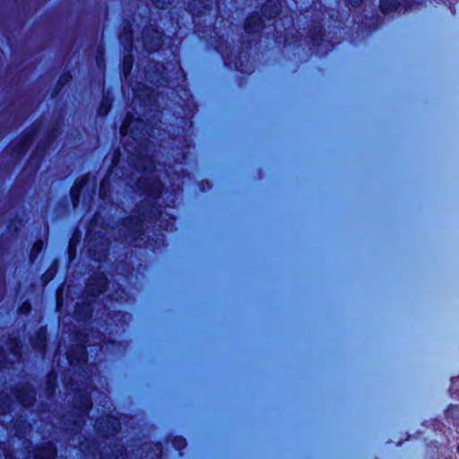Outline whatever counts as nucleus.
<instances>
[{"label": "nucleus", "mask_w": 459, "mask_h": 459, "mask_svg": "<svg viewBox=\"0 0 459 459\" xmlns=\"http://www.w3.org/2000/svg\"><path fill=\"white\" fill-rule=\"evenodd\" d=\"M143 41L147 49L156 50L162 44V33L156 27L149 26L143 30Z\"/></svg>", "instance_id": "1"}, {"label": "nucleus", "mask_w": 459, "mask_h": 459, "mask_svg": "<svg viewBox=\"0 0 459 459\" xmlns=\"http://www.w3.org/2000/svg\"><path fill=\"white\" fill-rule=\"evenodd\" d=\"M139 188H142L151 197H157L160 194L161 186L160 182L156 179L145 182V179H140L138 183Z\"/></svg>", "instance_id": "2"}, {"label": "nucleus", "mask_w": 459, "mask_h": 459, "mask_svg": "<svg viewBox=\"0 0 459 459\" xmlns=\"http://www.w3.org/2000/svg\"><path fill=\"white\" fill-rule=\"evenodd\" d=\"M16 398L17 400L23 405V406H30L35 398L34 391L31 389H26L24 391H18L16 393Z\"/></svg>", "instance_id": "3"}, {"label": "nucleus", "mask_w": 459, "mask_h": 459, "mask_svg": "<svg viewBox=\"0 0 459 459\" xmlns=\"http://www.w3.org/2000/svg\"><path fill=\"white\" fill-rule=\"evenodd\" d=\"M93 280H91L88 286L87 290L91 292L92 295H98L103 292L106 290V279L102 276H98L96 287H93Z\"/></svg>", "instance_id": "4"}, {"label": "nucleus", "mask_w": 459, "mask_h": 459, "mask_svg": "<svg viewBox=\"0 0 459 459\" xmlns=\"http://www.w3.org/2000/svg\"><path fill=\"white\" fill-rule=\"evenodd\" d=\"M262 28V21L257 15L249 17L246 22V30L248 33H253Z\"/></svg>", "instance_id": "5"}, {"label": "nucleus", "mask_w": 459, "mask_h": 459, "mask_svg": "<svg viewBox=\"0 0 459 459\" xmlns=\"http://www.w3.org/2000/svg\"><path fill=\"white\" fill-rule=\"evenodd\" d=\"M56 448L52 444H48L46 446L39 449L35 455L37 459H51L56 455Z\"/></svg>", "instance_id": "6"}, {"label": "nucleus", "mask_w": 459, "mask_h": 459, "mask_svg": "<svg viewBox=\"0 0 459 459\" xmlns=\"http://www.w3.org/2000/svg\"><path fill=\"white\" fill-rule=\"evenodd\" d=\"M134 123H139V121L134 120L131 115H127L120 128L121 134L127 135L134 134Z\"/></svg>", "instance_id": "7"}, {"label": "nucleus", "mask_w": 459, "mask_h": 459, "mask_svg": "<svg viewBox=\"0 0 459 459\" xmlns=\"http://www.w3.org/2000/svg\"><path fill=\"white\" fill-rule=\"evenodd\" d=\"M398 7V0H381L380 8L384 13H391Z\"/></svg>", "instance_id": "8"}, {"label": "nucleus", "mask_w": 459, "mask_h": 459, "mask_svg": "<svg viewBox=\"0 0 459 459\" xmlns=\"http://www.w3.org/2000/svg\"><path fill=\"white\" fill-rule=\"evenodd\" d=\"M33 347L37 350H43L46 344V331L40 329L37 338L33 341Z\"/></svg>", "instance_id": "9"}, {"label": "nucleus", "mask_w": 459, "mask_h": 459, "mask_svg": "<svg viewBox=\"0 0 459 459\" xmlns=\"http://www.w3.org/2000/svg\"><path fill=\"white\" fill-rule=\"evenodd\" d=\"M82 183H83L82 180L79 181L71 189V196L73 198V202H74V206L77 205L78 196H79V194H80V188H81Z\"/></svg>", "instance_id": "10"}, {"label": "nucleus", "mask_w": 459, "mask_h": 459, "mask_svg": "<svg viewBox=\"0 0 459 459\" xmlns=\"http://www.w3.org/2000/svg\"><path fill=\"white\" fill-rule=\"evenodd\" d=\"M110 106H111L110 100L108 98H105L102 100V102L99 108V110H98L99 114L102 115V116L107 114L110 108Z\"/></svg>", "instance_id": "11"}, {"label": "nucleus", "mask_w": 459, "mask_h": 459, "mask_svg": "<svg viewBox=\"0 0 459 459\" xmlns=\"http://www.w3.org/2000/svg\"><path fill=\"white\" fill-rule=\"evenodd\" d=\"M131 67H132V57L130 56H126L124 58V63H123L124 73L125 74L129 73L131 70Z\"/></svg>", "instance_id": "12"}, {"label": "nucleus", "mask_w": 459, "mask_h": 459, "mask_svg": "<svg viewBox=\"0 0 459 459\" xmlns=\"http://www.w3.org/2000/svg\"><path fill=\"white\" fill-rule=\"evenodd\" d=\"M269 3L272 6V12L268 14V18L271 19L279 13L280 6H279V4H273V0H270Z\"/></svg>", "instance_id": "13"}, {"label": "nucleus", "mask_w": 459, "mask_h": 459, "mask_svg": "<svg viewBox=\"0 0 459 459\" xmlns=\"http://www.w3.org/2000/svg\"><path fill=\"white\" fill-rule=\"evenodd\" d=\"M42 247H43V242H42V241H40V240H39V241H37V242L33 245V247H32V250H31V251H32V253H38V252H39V251L41 250Z\"/></svg>", "instance_id": "14"}, {"label": "nucleus", "mask_w": 459, "mask_h": 459, "mask_svg": "<svg viewBox=\"0 0 459 459\" xmlns=\"http://www.w3.org/2000/svg\"><path fill=\"white\" fill-rule=\"evenodd\" d=\"M30 304L26 302V303H24V304L21 307V312H22V313H28V312H29V310H30Z\"/></svg>", "instance_id": "15"}, {"label": "nucleus", "mask_w": 459, "mask_h": 459, "mask_svg": "<svg viewBox=\"0 0 459 459\" xmlns=\"http://www.w3.org/2000/svg\"><path fill=\"white\" fill-rule=\"evenodd\" d=\"M152 1H153V4H155V6L157 8L162 9L164 7V2L163 1H160V0H152Z\"/></svg>", "instance_id": "16"}, {"label": "nucleus", "mask_w": 459, "mask_h": 459, "mask_svg": "<svg viewBox=\"0 0 459 459\" xmlns=\"http://www.w3.org/2000/svg\"><path fill=\"white\" fill-rule=\"evenodd\" d=\"M347 1H348V2L350 3V4H351V5H357V4H359L360 3V1H361V0H347Z\"/></svg>", "instance_id": "17"}, {"label": "nucleus", "mask_w": 459, "mask_h": 459, "mask_svg": "<svg viewBox=\"0 0 459 459\" xmlns=\"http://www.w3.org/2000/svg\"><path fill=\"white\" fill-rule=\"evenodd\" d=\"M81 353H82V359L81 360L85 361L86 360L85 359V354H84L85 352H84V351L82 349H81Z\"/></svg>", "instance_id": "18"}, {"label": "nucleus", "mask_w": 459, "mask_h": 459, "mask_svg": "<svg viewBox=\"0 0 459 459\" xmlns=\"http://www.w3.org/2000/svg\"><path fill=\"white\" fill-rule=\"evenodd\" d=\"M268 8H269V4H266V6H265V7H264V15H266V16H267V11H268Z\"/></svg>", "instance_id": "19"}, {"label": "nucleus", "mask_w": 459, "mask_h": 459, "mask_svg": "<svg viewBox=\"0 0 459 459\" xmlns=\"http://www.w3.org/2000/svg\"><path fill=\"white\" fill-rule=\"evenodd\" d=\"M69 359H70L71 363H74V359L71 355L69 356Z\"/></svg>", "instance_id": "20"}, {"label": "nucleus", "mask_w": 459, "mask_h": 459, "mask_svg": "<svg viewBox=\"0 0 459 459\" xmlns=\"http://www.w3.org/2000/svg\"><path fill=\"white\" fill-rule=\"evenodd\" d=\"M103 187H104V181L101 183L100 192H102Z\"/></svg>", "instance_id": "21"}]
</instances>
